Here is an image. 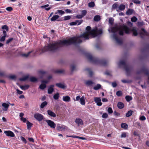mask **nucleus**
Masks as SVG:
<instances>
[{"label": "nucleus", "instance_id": "1", "mask_svg": "<svg viewBox=\"0 0 149 149\" xmlns=\"http://www.w3.org/2000/svg\"><path fill=\"white\" fill-rule=\"evenodd\" d=\"M91 27L90 26H88L86 29L87 32L84 33L79 37H74L68 40H60L59 42H54L52 43H50L47 46L44 47L42 49V53L46 52H54L59 48L63 45H68L71 44H74L76 45L77 43H80L82 42V40L80 38H84L85 40H88L89 39V36L91 35L89 34V32L91 31Z\"/></svg>", "mask_w": 149, "mask_h": 149}, {"label": "nucleus", "instance_id": "2", "mask_svg": "<svg viewBox=\"0 0 149 149\" xmlns=\"http://www.w3.org/2000/svg\"><path fill=\"white\" fill-rule=\"evenodd\" d=\"M111 31V32L113 33L112 36L113 38L115 40L118 44L121 45L122 43V41L118 38L117 35V32H118L120 35L123 36L124 35V31H125L126 34H129L130 29L127 26L124 25L119 28L116 27H112Z\"/></svg>", "mask_w": 149, "mask_h": 149}, {"label": "nucleus", "instance_id": "3", "mask_svg": "<svg viewBox=\"0 0 149 149\" xmlns=\"http://www.w3.org/2000/svg\"><path fill=\"white\" fill-rule=\"evenodd\" d=\"M86 57L89 61L94 63L100 64L103 66H106L108 64V61L105 60H100L98 58L93 57L90 54L86 55Z\"/></svg>", "mask_w": 149, "mask_h": 149}, {"label": "nucleus", "instance_id": "4", "mask_svg": "<svg viewBox=\"0 0 149 149\" xmlns=\"http://www.w3.org/2000/svg\"><path fill=\"white\" fill-rule=\"evenodd\" d=\"M103 31L102 29H101L97 30L95 29L91 30L89 32V34L93 37L96 36L98 35L101 34L102 33Z\"/></svg>", "mask_w": 149, "mask_h": 149}, {"label": "nucleus", "instance_id": "5", "mask_svg": "<svg viewBox=\"0 0 149 149\" xmlns=\"http://www.w3.org/2000/svg\"><path fill=\"white\" fill-rule=\"evenodd\" d=\"M121 65H123L124 66V68L127 74H129L130 72V68L125 64V62L124 61H119L118 63L119 66H120Z\"/></svg>", "mask_w": 149, "mask_h": 149}, {"label": "nucleus", "instance_id": "6", "mask_svg": "<svg viewBox=\"0 0 149 149\" xmlns=\"http://www.w3.org/2000/svg\"><path fill=\"white\" fill-rule=\"evenodd\" d=\"M142 73H144L146 75L149 76V71L148 69L146 67H143L141 70L137 71L136 72L138 74Z\"/></svg>", "mask_w": 149, "mask_h": 149}, {"label": "nucleus", "instance_id": "7", "mask_svg": "<svg viewBox=\"0 0 149 149\" xmlns=\"http://www.w3.org/2000/svg\"><path fill=\"white\" fill-rule=\"evenodd\" d=\"M34 117L35 119L39 122L41 121L44 118V116L42 115L39 113L35 114Z\"/></svg>", "mask_w": 149, "mask_h": 149}, {"label": "nucleus", "instance_id": "8", "mask_svg": "<svg viewBox=\"0 0 149 149\" xmlns=\"http://www.w3.org/2000/svg\"><path fill=\"white\" fill-rule=\"evenodd\" d=\"M45 121L47 123L48 125L51 127L55 128L56 125V124L53 121L49 120H46Z\"/></svg>", "mask_w": 149, "mask_h": 149}, {"label": "nucleus", "instance_id": "9", "mask_svg": "<svg viewBox=\"0 0 149 149\" xmlns=\"http://www.w3.org/2000/svg\"><path fill=\"white\" fill-rule=\"evenodd\" d=\"M141 30L143 32H141L140 33V36L141 38H144L145 36H149V33L146 32L144 28H142Z\"/></svg>", "mask_w": 149, "mask_h": 149}, {"label": "nucleus", "instance_id": "10", "mask_svg": "<svg viewBox=\"0 0 149 149\" xmlns=\"http://www.w3.org/2000/svg\"><path fill=\"white\" fill-rule=\"evenodd\" d=\"M4 133L8 136L14 137L15 136L14 133L10 131H6L4 132Z\"/></svg>", "mask_w": 149, "mask_h": 149}, {"label": "nucleus", "instance_id": "11", "mask_svg": "<svg viewBox=\"0 0 149 149\" xmlns=\"http://www.w3.org/2000/svg\"><path fill=\"white\" fill-rule=\"evenodd\" d=\"M94 101L97 103L98 106H101L102 103L101 102V99L100 97H95L94 99Z\"/></svg>", "mask_w": 149, "mask_h": 149}, {"label": "nucleus", "instance_id": "12", "mask_svg": "<svg viewBox=\"0 0 149 149\" xmlns=\"http://www.w3.org/2000/svg\"><path fill=\"white\" fill-rule=\"evenodd\" d=\"M75 122L77 124L78 126H79L81 125H83L84 124L83 120L80 118H76Z\"/></svg>", "mask_w": 149, "mask_h": 149}, {"label": "nucleus", "instance_id": "13", "mask_svg": "<svg viewBox=\"0 0 149 149\" xmlns=\"http://www.w3.org/2000/svg\"><path fill=\"white\" fill-rule=\"evenodd\" d=\"M0 77L3 78H6L8 77V75L5 71H0Z\"/></svg>", "mask_w": 149, "mask_h": 149}, {"label": "nucleus", "instance_id": "14", "mask_svg": "<svg viewBox=\"0 0 149 149\" xmlns=\"http://www.w3.org/2000/svg\"><path fill=\"white\" fill-rule=\"evenodd\" d=\"M54 87V85H50L48 89V93L51 94L52 93L54 90L53 87Z\"/></svg>", "mask_w": 149, "mask_h": 149}, {"label": "nucleus", "instance_id": "15", "mask_svg": "<svg viewBox=\"0 0 149 149\" xmlns=\"http://www.w3.org/2000/svg\"><path fill=\"white\" fill-rule=\"evenodd\" d=\"M55 85L57 87L62 89H64L66 87L64 84L61 83H56Z\"/></svg>", "mask_w": 149, "mask_h": 149}, {"label": "nucleus", "instance_id": "16", "mask_svg": "<svg viewBox=\"0 0 149 149\" xmlns=\"http://www.w3.org/2000/svg\"><path fill=\"white\" fill-rule=\"evenodd\" d=\"M63 100L65 102H68L70 101V97L68 96H64L63 97Z\"/></svg>", "mask_w": 149, "mask_h": 149}, {"label": "nucleus", "instance_id": "17", "mask_svg": "<svg viewBox=\"0 0 149 149\" xmlns=\"http://www.w3.org/2000/svg\"><path fill=\"white\" fill-rule=\"evenodd\" d=\"M47 112L48 114L51 116L55 117L56 116V115L51 110H48Z\"/></svg>", "mask_w": 149, "mask_h": 149}, {"label": "nucleus", "instance_id": "18", "mask_svg": "<svg viewBox=\"0 0 149 149\" xmlns=\"http://www.w3.org/2000/svg\"><path fill=\"white\" fill-rule=\"evenodd\" d=\"M2 106L4 107V109H3V110L4 111H6L7 110L9 105L6 103H3L2 104Z\"/></svg>", "mask_w": 149, "mask_h": 149}, {"label": "nucleus", "instance_id": "19", "mask_svg": "<svg viewBox=\"0 0 149 149\" xmlns=\"http://www.w3.org/2000/svg\"><path fill=\"white\" fill-rule=\"evenodd\" d=\"M65 126L62 125L60 126L59 125H57L56 129L58 131H62L63 130H64L65 129Z\"/></svg>", "mask_w": 149, "mask_h": 149}, {"label": "nucleus", "instance_id": "20", "mask_svg": "<svg viewBox=\"0 0 149 149\" xmlns=\"http://www.w3.org/2000/svg\"><path fill=\"white\" fill-rule=\"evenodd\" d=\"M134 10L133 9H129L126 11V15H132L134 12Z\"/></svg>", "mask_w": 149, "mask_h": 149}, {"label": "nucleus", "instance_id": "21", "mask_svg": "<svg viewBox=\"0 0 149 149\" xmlns=\"http://www.w3.org/2000/svg\"><path fill=\"white\" fill-rule=\"evenodd\" d=\"M59 17V15H54L52 18H51L50 20L51 21H56Z\"/></svg>", "mask_w": 149, "mask_h": 149}, {"label": "nucleus", "instance_id": "22", "mask_svg": "<svg viewBox=\"0 0 149 149\" xmlns=\"http://www.w3.org/2000/svg\"><path fill=\"white\" fill-rule=\"evenodd\" d=\"M117 106L119 109H122L123 108L124 105L123 103L121 102H119L118 103Z\"/></svg>", "mask_w": 149, "mask_h": 149}, {"label": "nucleus", "instance_id": "23", "mask_svg": "<svg viewBox=\"0 0 149 149\" xmlns=\"http://www.w3.org/2000/svg\"><path fill=\"white\" fill-rule=\"evenodd\" d=\"M29 87V85H25L24 86H20V87L22 90H25L28 89Z\"/></svg>", "mask_w": 149, "mask_h": 149}, {"label": "nucleus", "instance_id": "24", "mask_svg": "<svg viewBox=\"0 0 149 149\" xmlns=\"http://www.w3.org/2000/svg\"><path fill=\"white\" fill-rule=\"evenodd\" d=\"M93 82L91 80H87L85 82V84L88 86L91 85L93 84Z\"/></svg>", "mask_w": 149, "mask_h": 149}, {"label": "nucleus", "instance_id": "25", "mask_svg": "<svg viewBox=\"0 0 149 149\" xmlns=\"http://www.w3.org/2000/svg\"><path fill=\"white\" fill-rule=\"evenodd\" d=\"M26 124L27 125V129H30L31 127L33 125V124L30 122L29 121L27 120L26 121Z\"/></svg>", "mask_w": 149, "mask_h": 149}, {"label": "nucleus", "instance_id": "26", "mask_svg": "<svg viewBox=\"0 0 149 149\" xmlns=\"http://www.w3.org/2000/svg\"><path fill=\"white\" fill-rule=\"evenodd\" d=\"M100 16L99 15H96L94 16V20L96 22H98L100 20Z\"/></svg>", "mask_w": 149, "mask_h": 149}, {"label": "nucleus", "instance_id": "27", "mask_svg": "<svg viewBox=\"0 0 149 149\" xmlns=\"http://www.w3.org/2000/svg\"><path fill=\"white\" fill-rule=\"evenodd\" d=\"M121 127L122 128L125 129H127L128 128V125L125 123H123L121 124Z\"/></svg>", "mask_w": 149, "mask_h": 149}, {"label": "nucleus", "instance_id": "28", "mask_svg": "<svg viewBox=\"0 0 149 149\" xmlns=\"http://www.w3.org/2000/svg\"><path fill=\"white\" fill-rule=\"evenodd\" d=\"M125 8V5L120 4L118 7V9L120 10H124Z\"/></svg>", "mask_w": 149, "mask_h": 149}, {"label": "nucleus", "instance_id": "29", "mask_svg": "<svg viewBox=\"0 0 149 149\" xmlns=\"http://www.w3.org/2000/svg\"><path fill=\"white\" fill-rule=\"evenodd\" d=\"M85 70L88 72L89 74L90 75V76L91 77L92 76L93 74V72L90 69L87 68L85 69Z\"/></svg>", "mask_w": 149, "mask_h": 149}, {"label": "nucleus", "instance_id": "30", "mask_svg": "<svg viewBox=\"0 0 149 149\" xmlns=\"http://www.w3.org/2000/svg\"><path fill=\"white\" fill-rule=\"evenodd\" d=\"M64 70H58L55 71V72L58 74H61L64 73Z\"/></svg>", "mask_w": 149, "mask_h": 149}, {"label": "nucleus", "instance_id": "31", "mask_svg": "<svg viewBox=\"0 0 149 149\" xmlns=\"http://www.w3.org/2000/svg\"><path fill=\"white\" fill-rule=\"evenodd\" d=\"M133 112V111L132 110H130L128 111L127 112V113L126 114V116L127 117H129L131 115H132V113Z\"/></svg>", "mask_w": 149, "mask_h": 149}, {"label": "nucleus", "instance_id": "32", "mask_svg": "<svg viewBox=\"0 0 149 149\" xmlns=\"http://www.w3.org/2000/svg\"><path fill=\"white\" fill-rule=\"evenodd\" d=\"M47 104V102L46 101H44L42 102L41 104L40 107L41 108H43Z\"/></svg>", "mask_w": 149, "mask_h": 149}, {"label": "nucleus", "instance_id": "33", "mask_svg": "<svg viewBox=\"0 0 149 149\" xmlns=\"http://www.w3.org/2000/svg\"><path fill=\"white\" fill-rule=\"evenodd\" d=\"M80 100V103L82 105H84L85 103L84 96L81 98Z\"/></svg>", "mask_w": 149, "mask_h": 149}, {"label": "nucleus", "instance_id": "34", "mask_svg": "<svg viewBox=\"0 0 149 149\" xmlns=\"http://www.w3.org/2000/svg\"><path fill=\"white\" fill-rule=\"evenodd\" d=\"M71 70L72 72H73L76 70V66L74 64L71 65L70 66Z\"/></svg>", "mask_w": 149, "mask_h": 149}, {"label": "nucleus", "instance_id": "35", "mask_svg": "<svg viewBox=\"0 0 149 149\" xmlns=\"http://www.w3.org/2000/svg\"><path fill=\"white\" fill-rule=\"evenodd\" d=\"M29 76L27 75L23 77L22 78H20L19 79V80L20 81H25L26 80L29 78Z\"/></svg>", "mask_w": 149, "mask_h": 149}, {"label": "nucleus", "instance_id": "36", "mask_svg": "<svg viewBox=\"0 0 149 149\" xmlns=\"http://www.w3.org/2000/svg\"><path fill=\"white\" fill-rule=\"evenodd\" d=\"M125 98L127 102H129L132 99V97L129 95H127L125 97Z\"/></svg>", "mask_w": 149, "mask_h": 149}, {"label": "nucleus", "instance_id": "37", "mask_svg": "<svg viewBox=\"0 0 149 149\" xmlns=\"http://www.w3.org/2000/svg\"><path fill=\"white\" fill-rule=\"evenodd\" d=\"M101 87V85L99 84H98L96 86H95L93 87V89L95 90H97L100 89Z\"/></svg>", "mask_w": 149, "mask_h": 149}, {"label": "nucleus", "instance_id": "38", "mask_svg": "<svg viewBox=\"0 0 149 149\" xmlns=\"http://www.w3.org/2000/svg\"><path fill=\"white\" fill-rule=\"evenodd\" d=\"M133 31V35L134 36H136L138 35V33L137 31L134 29H133L132 30Z\"/></svg>", "mask_w": 149, "mask_h": 149}, {"label": "nucleus", "instance_id": "39", "mask_svg": "<svg viewBox=\"0 0 149 149\" xmlns=\"http://www.w3.org/2000/svg\"><path fill=\"white\" fill-rule=\"evenodd\" d=\"M88 6L91 8L95 6V4L94 2L92 1L88 3Z\"/></svg>", "mask_w": 149, "mask_h": 149}, {"label": "nucleus", "instance_id": "40", "mask_svg": "<svg viewBox=\"0 0 149 149\" xmlns=\"http://www.w3.org/2000/svg\"><path fill=\"white\" fill-rule=\"evenodd\" d=\"M30 80L31 81L33 82H35L37 81V79L34 77H31L30 78Z\"/></svg>", "mask_w": 149, "mask_h": 149}, {"label": "nucleus", "instance_id": "41", "mask_svg": "<svg viewBox=\"0 0 149 149\" xmlns=\"http://www.w3.org/2000/svg\"><path fill=\"white\" fill-rule=\"evenodd\" d=\"M118 3H115L112 6V9H116L118 6Z\"/></svg>", "mask_w": 149, "mask_h": 149}, {"label": "nucleus", "instance_id": "42", "mask_svg": "<svg viewBox=\"0 0 149 149\" xmlns=\"http://www.w3.org/2000/svg\"><path fill=\"white\" fill-rule=\"evenodd\" d=\"M31 52H29L27 54H21V56L23 57H27L29 56Z\"/></svg>", "mask_w": 149, "mask_h": 149}, {"label": "nucleus", "instance_id": "43", "mask_svg": "<svg viewBox=\"0 0 149 149\" xmlns=\"http://www.w3.org/2000/svg\"><path fill=\"white\" fill-rule=\"evenodd\" d=\"M121 81L124 83H130L132 82V81L129 80H126L125 79L121 80Z\"/></svg>", "mask_w": 149, "mask_h": 149}, {"label": "nucleus", "instance_id": "44", "mask_svg": "<svg viewBox=\"0 0 149 149\" xmlns=\"http://www.w3.org/2000/svg\"><path fill=\"white\" fill-rule=\"evenodd\" d=\"M46 84H41L39 86V88L42 90H43L46 88Z\"/></svg>", "mask_w": 149, "mask_h": 149}, {"label": "nucleus", "instance_id": "45", "mask_svg": "<svg viewBox=\"0 0 149 149\" xmlns=\"http://www.w3.org/2000/svg\"><path fill=\"white\" fill-rule=\"evenodd\" d=\"M65 12L63 10H57V12L55 13V14H56L57 13H58L62 15H63L65 13Z\"/></svg>", "mask_w": 149, "mask_h": 149}, {"label": "nucleus", "instance_id": "46", "mask_svg": "<svg viewBox=\"0 0 149 149\" xmlns=\"http://www.w3.org/2000/svg\"><path fill=\"white\" fill-rule=\"evenodd\" d=\"M59 94L58 93H57L55 94L53 96L54 98L56 100H57L58 99L59 97Z\"/></svg>", "mask_w": 149, "mask_h": 149}, {"label": "nucleus", "instance_id": "47", "mask_svg": "<svg viewBox=\"0 0 149 149\" xmlns=\"http://www.w3.org/2000/svg\"><path fill=\"white\" fill-rule=\"evenodd\" d=\"M122 92L120 91H117L116 93V95L118 96H120L122 95Z\"/></svg>", "mask_w": 149, "mask_h": 149}, {"label": "nucleus", "instance_id": "48", "mask_svg": "<svg viewBox=\"0 0 149 149\" xmlns=\"http://www.w3.org/2000/svg\"><path fill=\"white\" fill-rule=\"evenodd\" d=\"M83 21L82 20H76L75 22L77 23V24L78 25L81 24L82 22Z\"/></svg>", "mask_w": 149, "mask_h": 149}, {"label": "nucleus", "instance_id": "49", "mask_svg": "<svg viewBox=\"0 0 149 149\" xmlns=\"http://www.w3.org/2000/svg\"><path fill=\"white\" fill-rule=\"evenodd\" d=\"M137 18L135 16H134L131 18V21L133 22H135L137 20Z\"/></svg>", "mask_w": 149, "mask_h": 149}, {"label": "nucleus", "instance_id": "50", "mask_svg": "<svg viewBox=\"0 0 149 149\" xmlns=\"http://www.w3.org/2000/svg\"><path fill=\"white\" fill-rule=\"evenodd\" d=\"M87 13V11H86V10H83L81 11V15L83 17Z\"/></svg>", "mask_w": 149, "mask_h": 149}, {"label": "nucleus", "instance_id": "51", "mask_svg": "<svg viewBox=\"0 0 149 149\" xmlns=\"http://www.w3.org/2000/svg\"><path fill=\"white\" fill-rule=\"evenodd\" d=\"M1 29H5L7 31H8V26L6 25L3 26L1 27Z\"/></svg>", "mask_w": 149, "mask_h": 149}, {"label": "nucleus", "instance_id": "52", "mask_svg": "<svg viewBox=\"0 0 149 149\" xmlns=\"http://www.w3.org/2000/svg\"><path fill=\"white\" fill-rule=\"evenodd\" d=\"M64 19L63 20H67L70 19L71 18V16H67L64 17Z\"/></svg>", "mask_w": 149, "mask_h": 149}, {"label": "nucleus", "instance_id": "53", "mask_svg": "<svg viewBox=\"0 0 149 149\" xmlns=\"http://www.w3.org/2000/svg\"><path fill=\"white\" fill-rule=\"evenodd\" d=\"M8 77L10 79H16V77L15 75H12L9 76H8V77Z\"/></svg>", "mask_w": 149, "mask_h": 149}, {"label": "nucleus", "instance_id": "54", "mask_svg": "<svg viewBox=\"0 0 149 149\" xmlns=\"http://www.w3.org/2000/svg\"><path fill=\"white\" fill-rule=\"evenodd\" d=\"M107 111L109 113H111L113 112L112 108L110 107H109L108 108Z\"/></svg>", "mask_w": 149, "mask_h": 149}, {"label": "nucleus", "instance_id": "55", "mask_svg": "<svg viewBox=\"0 0 149 149\" xmlns=\"http://www.w3.org/2000/svg\"><path fill=\"white\" fill-rule=\"evenodd\" d=\"M132 1L136 4H140L141 3V1L138 0H132Z\"/></svg>", "mask_w": 149, "mask_h": 149}, {"label": "nucleus", "instance_id": "56", "mask_svg": "<svg viewBox=\"0 0 149 149\" xmlns=\"http://www.w3.org/2000/svg\"><path fill=\"white\" fill-rule=\"evenodd\" d=\"M6 37V36H3L1 37L0 39V41L1 42L4 41L5 40Z\"/></svg>", "mask_w": 149, "mask_h": 149}, {"label": "nucleus", "instance_id": "57", "mask_svg": "<svg viewBox=\"0 0 149 149\" xmlns=\"http://www.w3.org/2000/svg\"><path fill=\"white\" fill-rule=\"evenodd\" d=\"M113 19L112 18H110L109 20V24H112L113 22Z\"/></svg>", "mask_w": 149, "mask_h": 149}, {"label": "nucleus", "instance_id": "58", "mask_svg": "<svg viewBox=\"0 0 149 149\" xmlns=\"http://www.w3.org/2000/svg\"><path fill=\"white\" fill-rule=\"evenodd\" d=\"M20 138H21V140L23 142H24L25 143H26L27 141L25 138H24L23 136H21L20 137Z\"/></svg>", "mask_w": 149, "mask_h": 149}, {"label": "nucleus", "instance_id": "59", "mask_svg": "<svg viewBox=\"0 0 149 149\" xmlns=\"http://www.w3.org/2000/svg\"><path fill=\"white\" fill-rule=\"evenodd\" d=\"M102 117L103 118H107L108 117V115L107 113H104L103 114Z\"/></svg>", "mask_w": 149, "mask_h": 149}, {"label": "nucleus", "instance_id": "60", "mask_svg": "<svg viewBox=\"0 0 149 149\" xmlns=\"http://www.w3.org/2000/svg\"><path fill=\"white\" fill-rule=\"evenodd\" d=\"M13 40V38H10L8 39L6 42V43L7 44H8L10 42Z\"/></svg>", "mask_w": 149, "mask_h": 149}, {"label": "nucleus", "instance_id": "61", "mask_svg": "<svg viewBox=\"0 0 149 149\" xmlns=\"http://www.w3.org/2000/svg\"><path fill=\"white\" fill-rule=\"evenodd\" d=\"M83 17L81 15H77L76 16V18L77 19H81Z\"/></svg>", "mask_w": 149, "mask_h": 149}, {"label": "nucleus", "instance_id": "62", "mask_svg": "<svg viewBox=\"0 0 149 149\" xmlns=\"http://www.w3.org/2000/svg\"><path fill=\"white\" fill-rule=\"evenodd\" d=\"M6 9L7 11H11L12 10H13V9L11 7H7L6 8Z\"/></svg>", "mask_w": 149, "mask_h": 149}, {"label": "nucleus", "instance_id": "63", "mask_svg": "<svg viewBox=\"0 0 149 149\" xmlns=\"http://www.w3.org/2000/svg\"><path fill=\"white\" fill-rule=\"evenodd\" d=\"M146 119V117L144 116H141L140 118V120H144Z\"/></svg>", "mask_w": 149, "mask_h": 149}, {"label": "nucleus", "instance_id": "64", "mask_svg": "<svg viewBox=\"0 0 149 149\" xmlns=\"http://www.w3.org/2000/svg\"><path fill=\"white\" fill-rule=\"evenodd\" d=\"M126 136V134L125 133H122L121 135V137L125 138Z\"/></svg>", "mask_w": 149, "mask_h": 149}]
</instances>
